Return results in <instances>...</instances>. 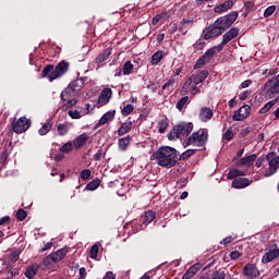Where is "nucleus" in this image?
I'll return each instance as SVG.
<instances>
[{
    "mask_svg": "<svg viewBox=\"0 0 279 279\" xmlns=\"http://www.w3.org/2000/svg\"><path fill=\"white\" fill-rule=\"evenodd\" d=\"M151 158L162 169H172L178 165V150L171 146H161L153 153Z\"/></svg>",
    "mask_w": 279,
    "mask_h": 279,
    "instance_id": "nucleus-1",
    "label": "nucleus"
},
{
    "mask_svg": "<svg viewBox=\"0 0 279 279\" xmlns=\"http://www.w3.org/2000/svg\"><path fill=\"white\" fill-rule=\"evenodd\" d=\"M193 132V122H181L172 128L168 134L169 141H175V138H182L189 136Z\"/></svg>",
    "mask_w": 279,
    "mask_h": 279,
    "instance_id": "nucleus-2",
    "label": "nucleus"
},
{
    "mask_svg": "<svg viewBox=\"0 0 279 279\" xmlns=\"http://www.w3.org/2000/svg\"><path fill=\"white\" fill-rule=\"evenodd\" d=\"M206 143H208V129H199L187 137L185 147L191 145L194 147H204Z\"/></svg>",
    "mask_w": 279,
    "mask_h": 279,
    "instance_id": "nucleus-3",
    "label": "nucleus"
},
{
    "mask_svg": "<svg viewBox=\"0 0 279 279\" xmlns=\"http://www.w3.org/2000/svg\"><path fill=\"white\" fill-rule=\"evenodd\" d=\"M236 19H239V12L232 11L227 15L218 17L215 22L218 24V26L222 31L226 32L227 29H230L232 25H234V22L236 21Z\"/></svg>",
    "mask_w": 279,
    "mask_h": 279,
    "instance_id": "nucleus-4",
    "label": "nucleus"
},
{
    "mask_svg": "<svg viewBox=\"0 0 279 279\" xmlns=\"http://www.w3.org/2000/svg\"><path fill=\"white\" fill-rule=\"evenodd\" d=\"M32 125V121L29 119H26L25 117H21L16 120V118H13V121L11 122V130L15 134H23V132H27Z\"/></svg>",
    "mask_w": 279,
    "mask_h": 279,
    "instance_id": "nucleus-5",
    "label": "nucleus"
},
{
    "mask_svg": "<svg viewBox=\"0 0 279 279\" xmlns=\"http://www.w3.org/2000/svg\"><path fill=\"white\" fill-rule=\"evenodd\" d=\"M66 73H69V62L62 60L56 65L54 70L49 74L48 80L49 82H53V80H58V77H62L63 75H66Z\"/></svg>",
    "mask_w": 279,
    "mask_h": 279,
    "instance_id": "nucleus-6",
    "label": "nucleus"
},
{
    "mask_svg": "<svg viewBox=\"0 0 279 279\" xmlns=\"http://www.w3.org/2000/svg\"><path fill=\"white\" fill-rule=\"evenodd\" d=\"M264 92L268 97L279 93V74L268 80L264 85Z\"/></svg>",
    "mask_w": 279,
    "mask_h": 279,
    "instance_id": "nucleus-7",
    "label": "nucleus"
},
{
    "mask_svg": "<svg viewBox=\"0 0 279 279\" xmlns=\"http://www.w3.org/2000/svg\"><path fill=\"white\" fill-rule=\"evenodd\" d=\"M239 36V28L232 27L222 36V41L218 45V51H223V47L230 43V40H234Z\"/></svg>",
    "mask_w": 279,
    "mask_h": 279,
    "instance_id": "nucleus-8",
    "label": "nucleus"
},
{
    "mask_svg": "<svg viewBox=\"0 0 279 279\" xmlns=\"http://www.w3.org/2000/svg\"><path fill=\"white\" fill-rule=\"evenodd\" d=\"M279 256V248L278 244H274L268 252H266L262 257V263L264 265H267V263H271L272 260H276Z\"/></svg>",
    "mask_w": 279,
    "mask_h": 279,
    "instance_id": "nucleus-9",
    "label": "nucleus"
},
{
    "mask_svg": "<svg viewBox=\"0 0 279 279\" xmlns=\"http://www.w3.org/2000/svg\"><path fill=\"white\" fill-rule=\"evenodd\" d=\"M110 99H112V89L110 87H105L97 100L98 108H101V106H107V104H110Z\"/></svg>",
    "mask_w": 279,
    "mask_h": 279,
    "instance_id": "nucleus-10",
    "label": "nucleus"
},
{
    "mask_svg": "<svg viewBox=\"0 0 279 279\" xmlns=\"http://www.w3.org/2000/svg\"><path fill=\"white\" fill-rule=\"evenodd\" d=\"M206 29L207 32L204 34V40H210V38H217V36H221V34H223L225 32L218 26L216 22Z\"/></svg>",
    "mask_w": 279,
    "mask_h": 279,
    "instance_id": "nucleus-11",
    "label": "nucleus"
},
{
    "mask_svg": "<svg viewBox=\"0 0 279 279\" xmlns=\"http://www.w3.org/2000/svg\"><path fill=\"white\" fill-rule=\"evenodd\" d=\"M243 276L248 279H256L258 278V276H260V270H258V268L254 264H246L243 267Z\"/></svg>",
    "mask_w": 279,
    "mask_h": 279,
    "instance_id": "nucleus-12",
    "label": "nucleus"
},
{
    "mask_svg": "<svg viewBox=\"0 0 279 279\" xmlns=\"http://www.w3.org/2000/svg\"><path fill=\"white\" fill-rule=\"evenodd\" d=\"M279 169V156L268 160V169L264 173V178H271L275 173H278Z\"/></svg>",
    "mask_w": 279,
    "mask_h": 279,
    "instance_id": "nucleus-13",
    "label": "nucleus"
},
{
    "mask_svg": "<svg viewBox=\"0 0 279 279\" xmlns=\"http://www.w3.org/2000/svg\"><path fill=\"white\" fill-rule=\"evenodd\" d=\"M250 110H252V107L250 105L242 106L235 114H233L232 119L233 121H245L247 117H250Z\"/></svg>",
    "mask_w": 279,
    "mask_h": 279,
    "instance_id": "nucleus-14",
    "label": "nucleus"
},
{
    "mask_svg": "<svg viewBox=\"0 0 279 279\" xmlns=\"http://www.w3.org/2000/svg\"><path fill=\"white\" fill-rule=\"evenodd\" d=\"M254 182L247 178H235L233 179L231 186L232 189H247Z\"/></svg>",
    "mask_w": 279,
    "mask_h": 279,
    "instance_id": "nucleus-15",
    "label": "nucleus"
},
{
    "mask_svg": "<svg viewBox=\"0 0 279 279\" xmlns=\"http://www.w3.org/2000/svg\"><path fill=\"white\" fill-rule=\"evenodd\" d=\"M233 5H234V1L226 0L225 2L215 7L214 12H216V14H223V12H228V10H232Z\"/></svg>",
    "mask_w": 279,
    "mask_h": 279,
    "instance_id": "nucleus-16",
    "label": "nucleus"
},
{
    "mask_svg": "<svg viewBox=\"0 0 279 279\" xmlns=\"http://www.w3.org/2000/svg\"><path fill=\"white\" fill-rule=\"evenodd\" d=\"M110 56H112L111 48H106L101 53H99L95 59L96 64H98L97 69H100L101 65H99V64L106 62V60H108V58H110Z\"/></svg>",
    "mask_w": 279,
    "mask_h": 279,
    "instance_id": "nucleus-17",
    "label": "nucleus"
},
{
    "mask_svg": "<svg viewBox=\"0 0 279 279\" xmlns=\"http://www.w3.org/2000/svg\"><path fill=\"white\" fill-rule=\"evenodd\" d=\"M256 158H258V156H256V154L248 155L246 157L241 158L239 160L238 165H239V167H252L254 165V162H256Z\"/></svg>",
    "mask_w": 279,
    "mask_h": 279,
    "instance_id": "nucleus-18",
    "label": "nucleus"
},
{
    "mask_svg": "<svg viewBox=\"0 0 279 279\" xmlns=\"http://www.w3.org/2000/svg\"><path fill=\"white\" fill-rule=\"evenodd\" d=\"M214 114L213 109L203 107L199 112V119L203 121V123H208V121L213 119Z\"/></svg>",
    "mask_w": 279,
    "mask_h": 279,
    "instance_id": "nucleus-19",
    "label": "nucleus"
},
{
    "mask_svg": "<svg viewBox=\"0 0 279 279\" xmlns=\"http://www.w3.org/2000/svg\"><path fill=\"white\" fill-rule=\"evenodd\" d=\"M87 142L88 135L86 133H83L73 141V147L74 149H82V147H84V145H86Z\"/></svg>",
    "mask_w": 279,
    "mask_h": 279,
    "instance_id": "nucleus-20",
    "label": "nucleus"
},
{
    "mask_svg": "<svg viewBox=\"0 0 279 279\" xmlns=\"http://www.w3.org/2000/svg\"><path fill=\"white\" fill-rule=\"evenodd\" d=\"M85 82H86V78L84 77L76 78L69 84V87L72 88L73 92L78 94L82 90V88H84Z\"/></svg>",
    "mask_w": 279,
    "mask_h": 279,
    "instance_id": "nucleus-21",
    "label": "nucleus"
},
{
    "mask_svg": "<svg viewBox=\"0 0 279 279\" xmlns=\"http://www.w3.org/2000/svg\"><path fill=\"white\" fill-rule=\"evenodd\" d=\"M192 80H194V85L199 86L203 82L206 81V77H208V70H203L197 74H192Z\"/></svg>",
    "mask_w": 279,
    "mask_h": 279,
    "instance_id": "nucleus-22",
    "label": "nucleus"
},
{
    "mask_svg": "<svg viewBox=\"0 0 279 279\" xmlns=\"http://www.w3.org/2000/svg\"><path fill=\"white\" fill-rule=\"evenodd\" d=\"M165 56H167V52H165V50L156 51L151 56L150 64H153V66H156L157 64H160V62H162V59L165 58Z\"/></svg>",
    "mask_w": 279,
    "mask_h": 279,
    "instance_id": "nucleus-23",
    "label": "nucleus"
},
{
    "mask_svg": "<svg viewBox=\"0 0 279 279\" xmlns=\"http://www.w3.org/2000/svg\"><path fill=\"white\" fill-rule=\"evenodd\" d=\"M68 252L69 251L66 248H60V250L51 253L50 256H52V262L60 263V260H62V258H64V256H66Z\"/></svg>",
    "mask_w": 279,
    "mask_h": 279,
    "instance_id": "nucleus-24",
    "label": "nucleus"
},
{
    "mask_svg": "<svg viewBox=\"0 0 279 279\" xmlns=\"http://www.w3.org/2000/svg\"><path fill=\"white\" fill-rule=\"evenodd\" d=\"M129 132H132V121L124 122L118 130V136H125V134H129Z\"/></svg>",
    "mask_w": 279,
    "mask_h": 279,
    "instance_id": "nucleus-25",
    "label": "nucleus"
},
{
    "mask_svg": "<svg viewBox=\"0 0 279 279\" xmlns=\"http://www.w3.org/2000/svg\"><path fill=\"white\" fill-rule=\"evenodd\" d=\"M75 95L77 94L68 85V87L61 93V101H69V99H71V97H75Z\"/></svg>",
    "mask_w": 279,
    "mask_h": 279,
    "instance_id": "nucleus-26",
    "label": "nucleus"
},
{
    "mask_svg": "<svg viewBox=\"0 0 279 279\" xmlns=\"http://www.w3.org/2000/svg\"><path fill=\"white\" fill-rule=\"evenodd\" d=\"M155 219L156 213H154L153 210H148L142 217V222L145 223V226H149V223H151V221H154Z\"/></svg>",
    "mask_w": 279,
    "mask_h": 279,
    "instance_id": "nucleus-27",
    "label": "nucleus"
},
{
    "mask_svg": "<svg viewBox=\"0 0 279 279\" xmlns=\"http://www.w3.org/2000/svg\"><path fill=\"white\" fill-rule=\"evenodd\" d=\"M132 141V136L128 135L126 137H122L118 141V147L125 151L128 149V146L130 145V142Z\"/></svg>",
    "mask_w": 279,
    "mask_h": 279,
    "instance_id": "nucleus-28",
    "label": "nucleus"
},
{
    "mask_svg": "<svg viewBox=\"0 0 279 279\" xmlns=\"http://www.w3.org/2000/svg\"><path fill=\"white\" fill-rule=\"evenodd\" d=\"M242 175H245V171L239 169H231L228 172L227 178L228 180H236V178H241Z\"/></svg>",
    "mask_w": 279,
    "mask_h": 279,
    "instance_id": "nucleus-29",
    "label": "nucleus"
},
{
    "mask_svg": "<svg viewBox=\"0 0 279 279\" xmlns=\"http://www.w3.org/2000/svg\"><path fill=\"white\" fill-rule=\"evenodd\" d=\"M5 272V279H14L16 276H19V274H21V270L19 268H12V266H8Z\"/></svg>",
    "mask_w": 279,
    "mask_h": 279,
    "instance_id": "nucleus-30",
    "label": "nucleus"
},
{
    "mask_svg": "<svg viewBox=\"0 0 279 279\" xmlns=\"http://www.w3.org/2000/svg\"><path fill=\"white\" fill-rule=\"evenodd\" d=\"M51 128H53V124H51L49 121L44 123L43 126L38 130L39 136H47V134L51 132Z\"/></svg>",
    "mask_w": 279,
    "mask_h": 279,
    "instance_id": "nucleus-31",
    "label": "nucleus"
},
{
    "mask_svg": "<svg viewBox=\"0 0 279 279\" xmlns=\"http://www.w3.org/2000/svg\"><path fill=\"white\" fill-rule=\"evenodd\" d=\"M66 102H64L60 109L63 111V112H66V110L73 108V106H75L77 104V99L75 98H69L68 100H65Z\"/></svg>",
    "mask_w": 279,
    "mask_h": 279,
    "instance_id": "nucleus-32",
    "label": "nucleus"
},
{
    "mask_svg": "<svg viewBox=\"0 0 279 279\" xmlns=\"http://www.w3.org/2000/svg\"><path fill=\"white\" fill-rule=\"evenodd\" d=\"M169 128V119L165 118L158 122V132L159 134H165Z\"/></svg>",
    "mask_w": 279,
    "mask_h": 279,
    "instance_id": "nucleus-33",
    "label": "nucleus"
},
{
    "mask_svg": "<svg viewBox=\"0 0 279 279\" xmlns=\"http://www.w3.org/2000/svg\"><path fill=\"white\" fill-rule=\"evenodd\" d=\"M276 106V100L266 102L259 110V114H267Z\"/></svg>",
    "mask_w": 279,
    "mask_h": 279,
    "instance_id": "nucleus-34",
    "label": "nucleus"
},
{
    "mask_svg": "<svg viewBox=\"0 0 279 279\" xmlns=\"http://www.w3.org/2000/svg\"><path fill=\"white\" fill-rule=\"evenodd\" d=\"M57 132L59 136H66L69 134V125L66 123H59L57 125Z\"/></svg>",
    "mask_w": 279,
    "mask_h": 279,
    "instance_id": "nucleus-35",
    "label": "nucleus"
},
{
    "mask_svg": "<svg viewBox=\"0 0 279 279\" xmlns=\"http://www.w3.org/2000/svg\"><path fill=\"white\" fill-rule=\"evenodd\" d=\"M216 53H221V51H219V46L209 48L206 52L205 56L207 58V60H209V62L213 60V58H215Z\"/></svg>",
    "mask_w": 279,
    "mask_h": 279,
    "instance_id": "nucleus-36",
    "label": "nucleus"
},
{
    "mask_svg": "<svg viewBox=\"0 0 279 279\" xmlns=\"http://www.w3.org/2000/svg\"><path fill=\"white\" fill-rule=\"evenodd\" d=\"M38 272V267L36 266H28L26 268V271L24 272V276H26L28 279H34V276Z\"/></svg>",
    "mask_w": 279,
    "mask_h": 279,
    "instance_id": "nucleus-37",
    "label": "nucleus"
},
{
    "mask_svg": "<svg viewBox=\"0 0 279 279\" xmlns=\"http://www.w3.org/2000/svg\"><path fill=\"white\" fill-rule=\"evenodd\" d=\"M133 70H134V64H132V61H126L123 64L122 73H123V75H130V74H132Z\"/></svg>",
    "mask_w": 279,
    "mask_h": 279,
    "instance_id": "nucleus-38",
    "label": "nucleus"
},
{
    "mask_svg": "<svg viewBox=\"0 0 279 279\" xmlns=\"http://www.w3.org/2000/svg\"><path fill=\"white\" fill-rule=\"evenodd\" d=\"M196 151L197 149L185 150L182 155L178 156V162L179 160H189V158H191V156H193Z\"/></svg>",
    "mask_w": 279,
    "mask_h": 279,
    "instance_id": "nucleus-39",
    "label": "nucleus"
},
{
    "mask_svg": "<svg viewBox=\"0 0 279 279\" xmlns=\"http://www.w3.org/2000/svg\"><path fill=\"white\" fill-rule=\"evenodd\" d=\"M132 112H134V106L132 104L125 105L121 110L122 117H130Z\"/></svg>",
    "mask_w": 279,
    "mask_h": 279,
    "instance_id": "nucleus-40",
    "label": "nucleus"
},
{
    "mask_svg": "<svg viewBox=\"0 0 279 279\" xmlns=\"http://www.w3.org/2000/svg\"><path fill=\"white\" fill-rule=\"evenodd\" d=\"M186 104H189V96L182 97L175 105L177 110H179L180 112H182V110H184V106H186Z\"/></svg>",
    "mask_w": 279,
    "mask_h": 279,
    "instance_id": "nucleus-41",
    "label": "nucleus"
},
{
    "mask_svg": "<svg viewBox=\"0 0 279 279\" xmlns=\"http://www.w3.org/2000/svg\"><path fill=\"white\" fill-rule=\"evenodd\" d=\"M211 279H226V269L220 268L215 270L211 275Z\"/></svg>",
    "mask_w": 279,
    "mask_h": 279,
    "instance_id": "nucleus-42",
    "label": "nucleus"
},
{
    "mask_svg": "<svg viewBox=\"0 0 279 279\" xmlns=\"http://www.w3.org/2000/svg\"><path fill=\"white\" fill-rule=\"evenodd\" d=\"M99 184H101V180L96 179L94 181H90L87 185H86V190L87 191H96V189H99Z\"/></svg>",
    "mask_w": 279,
    "mask_h": 279,
    "instance_id": "nucleus-43",
    "label": "nucleus"
},
{
    "mask_svg": "<svg viewBox=\"0 0 279 279\" xmlns=\"http://www.w3.org/2000/svg\"><path fill=\"white\" fill-rule=\"evenodd\" d=\"M20 256H21L20 251H13L9 254L8 260H9V263H16V260H19Z\"/></svg>",
    "mask_w": 279,
    "mask_h": 279,
    "instance_id": "nucleus-44",
    "label": "nucleus"
},
{
    "mask_svg": "<svg viewBox=\"0 0 279 279\" xmlns=\"http://www.w3.org/2000/svg\"><path fill=\"white\" fill-rule=\"evenodd\" d=\"M53 71H54L53 64H47L41 72V76L49 77V75H51V73H53Z\"/></svg>",
    "mask_w": 279,
    "mask_h": 279,
    "instance_id": "nucleus-45",
    "label": "nucleus"
},
{
    "mask_svg": "<svg viewBox=\"0 0 279 279\" xmlns=\"http://www.w3.org/2000/svg\"><path fill=\"white\" fill-rule=\"evenodd\" d=\"M61 154H69L73 151V143L68 142L60 148Z\"/></svg>",
    "mask_w": 279,
    "mask_h": 279,
    "instance_id": "nucleus-46",
    "label": "nucleus"
},
{
    "mask_svg": "<svg viewBox=\"0 0 279 279\" xmlns=\"http://www.w3.org/2000/svg\"><path fill=\"white\" fill-rule=\"evenodd\" d=\"M199 269H202V264L196 263L193 266H191L187 271L194 277L197 275V271H199Z\"/></svg>",
    "mask_w": 279,
    "mask_h": 279,
    "instance_id": "nucleus-47",
    "label": "nucleus"
},
{
    "mask_svg": "<svg viewBox=\"0 0 279 279\" xmlns=\"http://www.w3.org/2000/svg\"><path fill=\"white\" fill-rule=\"evenodd\" d=\"M15 217L17 221H25V219H27V211L24 209H19Z\"/></svg>",
    "mask_w": 279,
    "mask_h": 279,
    "instance_id": "nucleus-48",
    "label": "nucleus"
},
{
    "mask_svg": "<svg viewBox=\"0 0 279 279\" xmlns=\"http://www.w3.org/2000/svg\"><path fill=\"white\" fill-rule=\"evenodd\" d=\"M277 7L276 5H270L264 11V19H269L276 12Z\"/></svg>",
    "mask_w": 279,
    "mask_h": 279,
    "instance_id": "nucleus-49",
    "label": "nucleus"
},
{
    "mask_svg": "<svg viewBox=\"0 0 279 279\" xmlns=\"http://www.w3.org/2000/svg\"><path fill=\"white\" fill-rule=\"evenodd\" d=\"M97 254H99V245L94 244L89 251V258H97Z\"/></svg>",
    "mask_w": 279,
    "mask_h": 279,
    "instance_id": "nucleus-50",
    "label": "nucleus"
},
{
    "mask_svg": "<svg viewBox=\"0 0 279 279\" xmlns=\"http://www.w3.org/2000/svg\"><path fill=\"white\" fill-rule=\"evenodd\" d=\"M222 138L225 141H232L234 138V132L231 128L227 130V132L222 135Z\"/></svg>",
    "mask_w": 279,
    "mask_h": 279,
    "instance_id": "nucleus-51",
    "label": "nucleus"
},
{
    "mask_svg": "<svg viewBox=\"0 0 279 279\" xmlns=\"http://www.w3.org/2000/svg\"><path fill=\"white\" fill-rule=\"evenodd\" d=\"M108 121H110V120H108L106 116H102L100 118V120L98 121V123L95 124L94 130L101 128V125H106V123H108Z\"/></svg>",
    "mask_w": 279,
    "mask_h": 279,
    "instance_id": "nucleus-52",
    "label": "nucleus"
},
{
    "mask_svg": "<svg viewBox=\"0 0 279 279\" xmlns=\"http://www.w3.org/2000/svg\"><path fill=\"white\" fill-rule=\"evenodd\" d=\"M206 64V61H204L202 58H198L193 66L194 71H197V69H202Z\"/></svg>",
    "mask_w": 279,
    "mask_h": 279,
    "instance_id": "nucleus-53",
    "label": "nucleus"
},
{
    "mask_svg": "<svg viewBox=\"0 0 279 279\" xmlns=\"http://www.w3.org/2000/svg\"><path fill=\"white\" fill-rule=\"evenodd\" d=\"M90 175H92V172L88 169H84L83 171H81V178L83 180H89Z\"/></svg>",
    "mask_w": 279,
    "mask_h": 279,
    "instance_id": "nucleus-54",
    "label": "nucleus"
},
{
    "mask_svg": "<svg viewBox=\"0 0 279 279\" xmlns=\"http://www.w3.org/2000/svg\"><path fill=\"white\" fill-rule=\"evenodd\" d=\"M68 114L71 117V119H80L82 117V113H80L78 110H70Z\"/></svg>",
    "mask_w": 279,
    "mask_h": 279,
    "instance_id": "nucleus-55",
    "label": "nucleus"
},
{
    "mask_svg": "<svg viewBox=\"0 0 279 279\" xmlns=\"http://www.w3.org/2000/svg\"><path fill=\"white\" fill-rule=\"evenodd\" d=\"M244 9L246 10V14H250L254 10V2L247 1L244 3Z\"/></svg>",
    "mask_w": 279,
    "mask_h": 279,
    "instance_id": "nucleus-56",
    "label": "nucleus"
},
{
    "mask_svg": "<svg viewBox=\"0 0 279 279\" xmlns=\"http://www.w3.org/2000/svg\"><path fill=\"white\" fill-rule=\"evenodd\" d=\"M45 267H49L53 263V257L50 255L46 256L43 260Z\"/></svg>",
    "mask_w": 279,
    "mask_h": 279,
    "instance_id": "nucleus-57",
    "label": "nucleus"
},
{
    "mask_svg": "<svg viewBox=\"0 0 279 279\" xmlns=\"http://www.w3.org/2000/svg\"><path fill=\"white\" fill-rule=\"evenodd\" d=\"M242 254L239 251H232L230 253L231 260H238V258H241Z\"/></svg>",
    "mask_w": 279,
    "mask_h": 279,
    "instance_id": "nucleus-58",
    "label": "nucleus"
},
{
    "mask_svg": "<svg viewBox=\"0 0 279 279\" xmlns=\"http://www.w3.org/2000/svg\"><path fill=\"white\" fill-rule=\"evenodd\" d=\"M117 114V110H111L106 112L104 116L109 120L112 121Z\"/></svg>",
    "mask_w": 279,
    "mask_h": 279,
    "instance_id": "nucleus-59",
    "label": "nucleus"
},
{
    "mask_svg": "<svg viewBox=\"0 0 279 279\" xmlns=\"http://www.w3.org/2000/svg\"><path fill=\"white\" fill-rule=\"evenodd\" d=\"M104 158V149H99L95 155H94V160L96 162H99Z\"/></svg>",
    "mask_w": 279,
    "mask_h": 279,
    "instance_id": "nucleus-60",
    "label": "nucleus"
},
{
    "mask_svg": "<svg viewBox=\"0 0 279 279\" xmlns=\"http://www.w3.org/2000/svg\"><path fill=\"white\" fill-rule=\"evenodd\" d=\"M265 162V157H259L256 162H255V167H257V169H260V167H263V163Z\"/></svg>",
    "mask_w": 279,
    "mask_h": 279,
    "instance_id": "nucleus-61",
    "label": "nucleus"
},
{
    "mask_svg": "<svg viewBox=\"0 0 279 279\" xmlns=\"http://www.w3.org/2000/svg\"><path fill=\"white\" fill-rule=\"evenodd\" d=\"M159 17L161 19V23H165V21H169L170 15L167 12H162L159 14Z\"/></svg>",
    "mask_w": 279,
    "mask_h": 279,
    "instance_id": "nucleus-62",
    "label": "nucleus"
},
{
    "mask_svg": "<svg viewBox=\"0 0 279 279\" xmlns=\"http://www.w3.org/2000/svg\"><path fill=\"white\" fill-rule=\"evenodd\" d=\"M252 86V80H245L241 83L242 88H250Z\"/></svg>",
    "mask_w": 279,
    "mask_h": 279,
    "instance_id": "nucleus-63",
    "label": "nucleus"
},
{
    "mask_svg": "<svg viewBox=\"0 0 279 279\" xmlns=\"http://www.w3.org/2000/svg\"><path fill=\"white\" fill-rule=\"evenodd\" d=\"M102 279H117V276L112 271H107Z\"/></svg>",
    "mask_w": 279,
    "mask_h": 279,
    "instance_id": "nucleus-64",
    "label": "nucleus"
}]
</instances>
